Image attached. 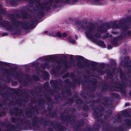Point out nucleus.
Instances as JSON below:
<instances>
[{"label": "nucleus", "instance_id": "1", "mask_svg": "<svg viewBox=\"0 0 131 131\" xmlns=\"http://www.w3.org/2000/svg\"><path fill=\"white\" fill-rule=\"evenodd\" d=\"M81 28L83 29H86L85 34L87 37L91 41L94 42H97V39L99 38V35L98 34H95V29L92 27H83V25L81 26Z\"/></svg>", "mask_w": 131, "mask_h": 131}, {"label": "nucleus", "instance_id": "2", "mask_svg": "<svg viewBox=\"0 0 131 131\" xmlns=\"http://www.w3.org/2000/svg\"><path fill=\"white\" fill-rule=\"evenodd\" d=\"M125 122L126 124L127 125L131 124V121L129 119H126L125 120Z\"/></svg>", "mask_w": 131, "mask_h": 131}, {"label": "nucleus", "instance_id": "3", "mask_svg": "<svg viewBox=\"0 0 131 131\" xmlns=\"http://www.w3.org/2000/svg\"><path fill=\"white\" fill-rule=\"evenodd\" d=\"M99 127V126L98 124L97 125L95 124L93 126V127L95 129H97Z\"/></svg>", "mask_w": 131, "mask_h": 131}, {"label": "nucleus", "instance_id": "4", "mask_svg": "<svg viewBox=\"0 0 131 131\" xmlns=\"http://www.w3.org/2000/svg\"><path fill=\"white\" fill-rule=\"evenodd\" d=\"M113 29H116L117 28H118V26L116 24H114L113 26Z\"/></svg>", "mask_w": 131, "mask_h": 131}, {"label": "nucleus", "instance_id": "5", "mask_svg": "<svg viewBox=\"0 0 131 131\" xmlns=\"http://www.w3.org/2000/svg\"><path fill=\"white\" fill-rule=\"evenodd\" d=\"M100 42L101 43V45H102V46L103 48H105L106 47V46L102 42V41H100Z\"/></svg>", "mask_w": 131, "mask_h": 131}, {"label": "nucleus", "instance_id": "6", "mask_svg": "<svg viewBox=\"0 0 131 131\" xmlns=\"http://www.w3.org/2000/svg\"><path fill=\"white\" fill-rule=\"evenodd\" d=\"M57 36L58 37H60L61 36V35L60 32H58L57 33Z\"/></svg>", "mask_w": 131, "mask_h": 131}, {"label": "nucleus", "instance_id": "7", "mask_svg": "<svg viewBox=\"0 0 131 131\" xmlns=\"http://www.w3.org/2000/svg\"><path fill=\"white\" fill-rule=\"evenodd\" d=\"M107 48L109 50H110L112 49V47L110 45H108L107 46Z\"/></svg>", "mask_w": 131, "mask_h": 131}, {"label": "nucleus", "instance_id": "8", "mask_svg": "<svg viewBox=\"0 0 131 131\" xmlns=\"http://www.w3.org/2000/svg\"><path fill=\"white\" fill-rule=\"evenodd\" d=\"M70 42L72 43H75V41L74 40H72L70 41Z\"/></svg>", "mask_w": 131, "mask_h": 131}, {"label": "nucleus", "instance_id": "9", "mask_svg": "<svg viewBox=\"0 0 131 131\" xmlns=\"http://www.w3.org/2000/svg\"><path fill=\"white\" fill-rule=\"evenodd\" d=\"M77 57H78V58L80 60L82 59L83 57L81 56H78Z\"/></svg>", "mask_w": 131, "mask_h": 131}, {"label": "nucleus", "instance_id": "10", "mask_svg": "<svg viewBox=\"0 0 131 131\" xmlns=\"http://www.w3.org/2000/svg\"><path fill=\"white\" fill-rule=\"evenodd\" d=\"M62 36L63 37H65L67 36V34L65 33H63L62 34Z\"/></svg>", "mask_w": 131, "mask_h": 131}, {"label": "nucleus", "instance_id": "11", "mask_svg": "<svg viewBox=\"0 0 131 131\" xmlns=\"http://www.w3.org/2000/svg\"><path fill=\"white\" fill-rule=\"evenodd\" d=\"M127 34L129 35H131V31H127Z\"/></svg>", "mask_w": 131, "mask_h": 131}, {"label": "nucleus", "instance_id": "12", "mask_svg": "<svg viewBox=\"0 0 131 131\" xmlns=\"http://www.w3.org/2000/svg\"><path fill=\"white\" fill-rule=\"evenodd\" d=\"M12 121L13 122H14L15 121V119L14 118H12Z\"/></svg>", "mask_w": 131, "mask_h": 131}, {"label": "nucleus", "instance_id": "13", "mask_svg": "<svg viewBox=\"0 0 131 131\" xmlns=\"http://www.w3.org/2000/svg\"><path fill=\"white\" fill-rule=\"evenodd\" d=\"M7 35V34L6 33H3L2 34V35L3 36H6Z\"/></svg>", "mask_w": 131, "mask_h": 131}, {"label": "nucleus", "instance_id": "14", "mask_svg": "<svg viewBox=\"0 0 131 131\" xmlns=\"http://www.w3.org/2000/svg\"><path fill=\"white\" fill-rule=\"evenodd\" d=\"M12 27H10L8 29L11 31H12L13 30L12 29Z\"/></svg>", "mask_w": 131, "mask_h": 131}, {"label": "nucleus", "instance_id": "15", "mask_svg": "<svg viewBox=\"0 0 131 131\" xmlns=\"http://www.w3.org/2000/svg\"><path fill=\"white\" fill-rule=\"evenodd\" d=\"M112 33L114 35V34H116L117 33V32H113Z\"/></svg>", "mask_w": 131, "mask_h": 131}, {"label": "nucleus", "instance_id": "16", "mask_svg": "<svg viewBox=\"0 0 131 131\" xmlns=\"http://www.w3.org/2000/svg\"><path fill=\"white\" fill-rule=\"evenodd\" d=\"M75 38L76 39H77L78 38V36L77 35H75Z\"/></svg>", "mask_w": 131, "mask_h": 131}, {"label": "nucleus", "instance_id": "17", "mask_svg": "<svg viewBox=\"0 0 131 131\" xmlns=\"http://www.w3.org/2000/svg\"><path fill=\"white\" fill-rule=\"evenodd\" d=\"M53 35V34L52 33H51V34H50V35L52 36Z\"/></svg>", "mask_w": 131, "mask_h": 131}, {"label": "nucleus", "instance_id": "18", "mask_svg": "<svg viewBox=\"0 0 131 131\" xmlns=\"http://www.w3.org/2000/svg\"><path fill=\"white\" fill-rule=\"evenodd\" d=\"M128 104H128V103H127V104H125V105H126V106H127V105H128Z\"/></svg>", "mask_w": 131, "mask_h": 131}, {"label": "nucleus", "instance_id": "19", "mask_svg": "<svg viewBox=\"0 0 131 131\" xmlns=\"http://www.w3.org/2000/svg\"><path fill=\"white\" fill-rule=\"evenodd\" d=\"M71 39V37H70L68 38V39L70 40V39Z\"/></svg>", "mask_w": 131, "mask_h": 131}, {"label": "nucleus", "instance_id": "20", "mask_svg": "<svg viewBox=\"0 0 131 131\" xmlns=\"http://www.w3.org/2000/svg\"><path fill=\"white\" fill-rule=\"evenodd\" d=\"M76 24H78V21H77V22H76Z\"/></svg>", "mask_w": 131, "mask_h": 131}, {"label": "nucleus", "instance_id": "21", "mask_svg": "<svg viewBox=\"0 0 131 131\" xmlns=\"http://www.w3.org/2000/svg\"><path fill=\"white\" fill-rule=\"evenodd\" d=\"M47 32V31H45V33H46V32Z\"/></svg>", "mask_w": 131, "mask_h": 131}, {"label": "nucleus", "instance_id": "22", "mask_svg": "<svg viewBox=\"0 0 131 131\" xmlns=\"http://www.w3.org/2000/svg\"><path fill=\"white\" fill-rule=\"evenodd\" d=\"M105 128L106 129V128H107V127L106 128V127H105Z\"/></svg>", "mask_w": 131, "mask_h": 131}]
</instances>
